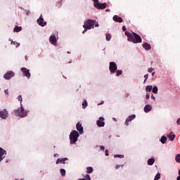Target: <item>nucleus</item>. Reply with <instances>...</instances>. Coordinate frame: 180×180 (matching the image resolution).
<instances>
[{
    "mask_svg": "<svg viewBox=\"0 0 180 180\" xmlns=\"http://www.w3.org/2000/svg\"><path fill=\"white\" fill-rule=\"evenodd\" d=\"M176 124H180V118H179L176 121Z\"/></svg>",
    "mask_w": 180,
    "mask_h": 180,
    "instance_id": "47",
    "label": "nucleus"
},
{
    "mask_svg": "<svg viewBox=\"0 0 180 180\" xmlns=\"http://www.w3.org/2000/svg\"><path fill=\"white\" fill-rule=\"evenodd\" d=\"M86 172L87 174H92L94 172V168L89 167L86 168Z\"/></svg>",
    "mask_w": 180,
    "mask_h": 180,
    "instance_id": "24",
    "label": "nucleus"
},
{
    "mask_svg": "<svg viewBox=\"0 0 180 180\" xmlns=\"http://www.w3.org/2000/svg\"><path fill=\"white\" fill-rule=\"evenodd\" d=\"M109 70L110 72H115L117 70V65L115 62H110Z\"/></svg>",
    "mask_w": 180,
    "mask_h": 180,
    "instance_id": "7",
    "label": "nucleus"
},
{
    "mask_svg": "<svg viewBox=\"0 0 180 180\" xmlns=\"http://www.w3.org/2000/svg\"><path fill=\"white\" fill-rule=\"evenodd\" d=\"M176 162L180 164V153L177 154L175 157Z\"/></svg>",
    "mask_w": 180,
    "mask_h": 180,
    "instance_id": "26",
    "label": "nucleus"
},
{
    "mask_svg": "<svg viewBox=\"0 0 180 180\" xmlns=\"http://www.w3.org/2000/svg\"><path fill=\"white\" fill-rule=\"evenodd\" d=\"M122 31H123V32H126V26L124 25V26L122 27Z\"/></svg>",
    "mask_w": 180,
    "mask_h": 180,
    "instance_id": "43",
    "label": "nucleus"
},
{
    "mask_svg": "<svg viewBox=\"0 0 180 180\" xmlns=\"http://www.w3.org/2000/svg\"><path fill=\"white\" fill-rule=\"evenodd\" d=\"M4 94H6V95H8V94H9L8 90V89L4 90Z\"/></svg>",
    "mask_w": 180,
    "mask_h": 180,
    "instance_id": "41",
    "label": "nucleus"
},
{
    "mask_svg": "<svg viewBox=\"0 0 180 180\" xmlns=\"http://www.w3.org/2000/svg\"><path fill=\"white\" fill-rule=\"evenodd\" d=\"M115 158H124V155H115Z\"/></svg>",
    "mask_w": 180,
    "mask_h": 180,
    "instance_id": "32",
    "label": "nucleus"
},
{
    "mask_svg": "<svg viewBox=\"0 0 180 180\" xmlns=\"http://www.w3.org/2000/svg\"><path fill=\"white\" fill-rule=\"evenodd\" d=\"M152 109V107H151V105H146L145 107H144V112L145 113H148V112H150V110H151Z\"/></svg>",
    "mask_w": 180,
    "mask_h": 180,
    "instance_id": "19",
    "label": "nucleus"
},
{
    "mask_svg": "<svg viewBox=\"0 0 180 180\" xmlns=\"http://www.w3.org/2000/svg\"><path fill=\"white\" fill-rule=\"evenodd\" d=\"M129 94L128 93H126V94H125V96H124L125 98H129Z\"/></svg>",
    "mask_w": 180,
    "mask_h": 180,
    "instance_id": "51",
    "label": "nucleus"
},
{
    "mask_svg": "<svg viewBox=\"0 0 180 180\" xmlns=\"http://www.w3.org/2000/svg\"><path fill=\"white\" fill-rule=\"evenodd\" d=\"M21 30H22V27L15 26L14 28V32H15L16 33H19V32H21Z\"/></svg>",
    "mask_w": 180,
    "mask_h": 180,
    "instance_id": "22",
    "label": "nucleus"
},
{
    "mask_svg": "<svg viewBox=\"0 0 180 180\" xmlns=\"http://www.w3.org/2000/svg\"><path fill=\"white\" fill-rule=\"evenodd\" d=\"M0 117L1 119H6V117H8V110H6V109L0 111Z\"/></svg>",
    "mask_w": 180,
    "mask_h": 180,
    "instance_id": "12",
    "label": "nucleus"
},
{
    "mask_svg": "<svg viewBox=\"0 0 180 180\" xmlns=\"http://www.w3.org/2000/svg\"><path fill=\"white\" fill-rule=\"evenodd\" d=\"M11 44H14V46H15V44H16L17 46H20V44H18L16 41H12V42H11Z\"/></svg>",
    "mask_w": 180,
    "mask_h": 180,
    "instance_id": "37",
    "label": "nucleus"
},
{
    "mask_svg": "<svg viewBox=\"0 0 180 180\" xmlns=\"http://www.w3.org/2000/svg\"><path fill=\"white\" fill-rule=\"evenodd\" d=\"M84 178H86V179L87 180H91V176H89V174H86L84 176Z\"/></svg>",
    "mask_w": 180,
    "mask_h": 180,
    "instance_id": "35",
    "label": "nucleus"
},
{
    "mask_svg": "<svg viewBox=\"0 0 180 180\" xmlns=\"http://www.w3.org/2000/svg\"><path fill=\"white\" fill-rule=\"evenodd\" d=\"M6 155V150H4L2 148H0V162L4 159Z\"/></svg>",
    "mask_w": 180,
    "mask_h": 180,
    "instance_id": "14",
    "label": "nucleus"
},
{
    "mask_svg": "<svg viewBox=\"0 0 180 180\" xmlns=\"http://www.w3.org/2000/svg\"><path fill=\"white\" fill-rule=\"evenodd\" d=\"M50 43L53 44V46H56V44L57 43V38L54 35H51L49 39Z\"/></svg>",
    "mask_w": 180,
    "mask_h": 180,
    "instance_id": "15",
    "label": "nucleus"
},
{
    "mask_svg": "<svg viewBox=\"0 0 180 180\" xmlns=\"http://www.w3.org/2000/svg\"><path fill=\"white\" fill-rule=\"evenodd\" d=\"M67 160H68V158H62V159L58 158L56 160V164H65V161H67Z\"/></svg>",
    "mask_w": 180,
    "mask_h": 180,
    "instance_id": "18",
    "label": "nucleus"
},
{
    "mask_svg": "<svg viewBox=\"0 0 180 180\" xmlns=\"http://www.w3.org/2000/svg\"><path fill=\"white\" fill-rule=\"evenodd\" d=\"M100 149L103 151V150H105V147L104 146H100Z\"/></svg>",
    "mask_w": 180,
    "mask_h": 180,
    "instance_id": "49",
    "label": "nucleus"
},
{
    "mask_svg": "<svg viewBox=\"0 0 180 180\" xmlns=\"http://www.w3.org/2000/svg\"><path fill=\"white\" fill-rule=\"evenodd\" d=\"M125 35H127V37H128V41H131L132 43H141V41H143V39H141V37L134 32L131 34L127 31L125 32Z\"/></svg>",
    "mask_w": 180,
    "mask_h": 180,
    "instance_id": "2",
    "label": "nucleus"
},
{
    "mask_svg": "<svg viewBox=\"0 0 180 180\" xmlns=\"http://www.w3.org/2000/svg\"><path fill=\"white\" fill-rule=\"evenodd\" d=\"M96 124L98 127H103L105 126V118L100 117L99 120L96 121Z\"/></svg>",
    "mask_w": 180,
    "mask_h": 180,
    "instance_id": "9",
    "label": "nucleus"
},
{
    "mask_svg": "<svg viewBox=\"0 0 180 180\" xmlns=\"http://www.w3.org/2000/svg\"><path fill=\"white\" fill-rule=\"evenodd\" d=\"M146 90L148 92H151V91H153V86L151 85L147 86L146 88Z\"/></svg>",
    "mask_w": 180,
    "mask_h": 180,
    "instance_id": "25",
    "label": "nucleus"
},
{
    "mask_svg": "<svg viewBox=\"0 0 180 180\" xmlns=\"http://www.w3.org/2000/svg\"><path fill=\"white\" fill-rule=\"evenodd\" d=\"M136 119V115H132L128 117L125 121L126 126H129V122H131V120H134Z\"/></svg>",
    "mask_w": 180,
    "mask_h": 180,
    "instance_id": "13",
    "label": "nucleus"
},
{
    "mask_svg": "<svg viewBox=\"0 0 180 180\" xmlns=\"http://www.w3.org/2000/svg\"><path fill=\"white\" fill-rule=\"evenodd\" d=\"M143 47L145 49V50H151V46H143Z\"/></svg>",
    "mask_w": 180,
    "mask_h": 180,
    "instance_id": "34",
    "label": "nucleus"
},
{
    "mask_svg": "<svg viewBox=\"0 0 180 180\" xmlns=\"http://www.w3.org/2000/svg\"><path fill=\"white\" fill-rule=\"evenodd\" d=\"M173 131H171L169 134H167V137L169 139L170 141H174L175 140V134H173Z\"/></svg>",
    "mask_w": 180,
    "mask_h": 180,
    "instance_id": "16",
    "label": "nucleus"
},
{
    "mask_svg": "<svg viewBox=\"0 0 180 180\" xmlns=\"http://www.w3.org/2000/svg\"><path fill=\"white\" fill-rule=\"evenodd\" d=\"M167 136H165V135L162 136L160 139V141L162 143V144H165V143H167Z\"/></svg>",
    "mask_w": 180,
    "mask_h": 180,
    "instance_id": "20",
    "label": "nucleus"
},
{
    "mask_svg": "<svg viewBox=\"0 0 180 180\" xmlns=\"http://www.w3.org/2000/svg\"><path fill=\"white\" fill-rule=\"evenodd\" d=\"M13 77H15V73L13 71H8L4 75V78L5 79H11Z\"/></svg>",
    "mask_w": 180,
    "mask_h": 180,
    "instance_id": "10",
    "label": "nucleus"
},
{
    "mask_svg": "<svg viewBox=\"0 0 180 180\" xmlns=\"http://www.w3.org/2000/svg\"><path fill=\"white\" fill-rule=\"evenodd\" d=\"M62 5H63V0L58 1V3L56 4V6H58V8H61Z\"/></svg>",
    "mask_w": 180,
    "mask_h": 180,
    "instance_id": "28",
    "label": "nucleus"
},
{
    "mask_svg": "<svg viewBox=\"0 0 180 180\" xmlns=\"http://www.w3.org/2000/svg\"><path fill=\"white\" fill-rule=\"evenodd\" d=\"M113 120H115L116 122V118H113Z\"/></svg>",
    "mask_w": 180,
    "mask_h": 180,
    "instance_id": "56",
    "label": "nucleus"
},
{
    "mask_svg": "<svg viewBox=\"0 0 180 180\" xmlns=\"http://www.w3.org/2000/svg\"><path fill=\"white\" fill-rule=\"evenodd\" d=\"M155 74V72H153L152 73V77H154Z\"/></svg>",
    "mask_w": 180,
    "mask_h": 180,
    "instance_id": "52",
    "label": "nucleus"
},
{
    "mask_svg": "<svg viewBox=\"0 0 180 180\" xmlns=\"http://www.w3.org/2000/svg\"><path fill=\"white\" fill-rule=\"evenodd\" d=\"M146 99H150V94H147L146 96Z\"/></svg>",
    "mask_w": 180,
    "mask_h": 180,
    "instance_id": "40",
    "label": "nucleus"
},
{
    "mask_svg": "<svg viewBox=\"0 0 180 180\" xmlns=\"http://www.w3.org/2000/svg\"><path fill=\"white\" fill-rule=\"evenodd\" d=\"M122 74H123V71H122L120 70H117V72H116L117 77H119V75H122Z\"/></svg>",
    "mask_w": 180,
    "mask_h": 180,
    "instance_id": "30",
    "label": "nucleus"
},
{
    "mask_svg": "<svg viewBox=\"0 0 180 180\" xmlns=\"http://www.w3.org/2000/svg\"><path fill=\"white\" fill-rule=\"evenodd\" d=\"M176 180H180V176H177Z\"/></svg>",
    "mask_w": 180,
    "mask_h": 180,
    "instance_id": "53",
    "label": "nucleus"
},
{
    "mask_svg": "<svg viewBox=\"0 0 180 180\" xmlns=\"http://www.w3.org/2000/svg\"><path fill=\"white\" fill-rule=\"evenodd\" d=\"M148 72H153L154 71V69L153 68H150L148 70Z\"/></svg>",
    "mask_w": 180,
    "mask_h": 180,
    "instance_id": "39",
    "label": "nucleus"
},
{
    "mask_svg": "<svg viewBox=\"0 0 180 180\" xmlns=\"http://www.w3.org/2000/svg\"><path fill=\"white\" fill-rule=\"evenodd\" d=\"M93 1H94V4H98L99 1V0H93Z\"/></svg>",
    "mask_w": 180,
    "mask_h": 180,
    "instance_id": "50",
    "label": "nucleus"
},
{
    "mask_svg": "<svg viewBox=\"0 0 180 180\" xmlns=\"http://www.w3.org/2000/svg\"><path fill=\"white\" fill-rule=\"evenodd\" d=\"M144 78H145L144 82H146L148 78V74L145 75Z\"/></svg>",
    "mask_w": 180,
    "mask_h": 180,
    "instance_id": "36",
    "label": "nucleus"
},
{
    "mask_svg": "<svg viewBox=\"0 0 180 180\" xmlns=\"http://www.w3.org/2000/svg\"><path fill=\"white\" fill-rule=\"evenodd\" d=\"M76 129L79 131V134H84V127H82V124H81V122H77L76 124Z\"/></svg>",
    "mask_w": 180,
    "mask_h": 180,
    "instance_id": "11",
    "label": "nucleus"
},
{
    "mask_svg": "<svg viewBox=\"0 0 180 180\" xmlns=\"http://www.w3.org/2000/svg\"><path fill=\"white\" fill-rule=\"evenodd\" d=\"M88 106V101H86V99H84L82 102V108L83 109H85Z\"/></svg>",
    "mask_w": 180,
    "mask_h": 180,
    "instance_id": "23",
    "label": "nucleus"
},
{
    "mask_svg": "<svg viewBox=\"0 0 180 180\" xmlns=\"http://www.w3.org/2000/svg\"><path fill=\"white\" fill-rule=\"evenodd\" d=\"M94 7L96 9H106L107 4L106 3H94Z\"/></svg>",
    "mask_w": 180,
    "mask_h": 180,
    "instance_id": "5",
    "label": "nucleus"
},
{
    "mask_svg": "<svg viewBox=\"0 0 180 180\" xmlns=\"http://www.w3.org/2000/svg\"><path fill=\"white\" fill-rule=\"evenodd\" d=\"M21 71L22 72V75H24L25 77H27V78H30L31 74H30V72L29 71V69L26 68H22Z\"/></svg>",
    "mask_w": 180,
    "mask_h": 180,
    "instance_id": "8",
    "label": "nucleus"
},
{
    "mask_svg": "<svg viewBox=\"0 0 180 180\" xmlns=\"http://www.w3.org/2000/svg\"><path fill=\"white\" fill-rule=\"evenodd\" d=\"M109 151L108 150H105V155L108 156L109 155Z\"/></svg>",
    "mask_w": 180,
    "mask_h": 180,
    "instance_id": "48",
    "label": "nucleus"
},
{
    "mask_svg": "<svg viewBox=\"0 0 180 180\" xmlns=\"http://www.w3.org/2000/svg\"><path fill=\"white\" fill-rule=\"evenodd\" d=\"M179 175L180 176V169H179Z\"/></svg>",
    "mask_w": 180,
    "mask_h": 180,
    "instance_id": "55",
    "label": "nucleus"
},
{
    "mask_svg": "<svg viewBox=\"0 0 180 180\" xmlns=\"http://www.w3.org/2000/svg\"><path fill=\"white\" fill-rule=\"evenodd\" d=\"M160 178H161V174L158 173V174L155 175L154 180H159Z\"/></svg>",
    "mask_w": 180,
    "mask_h": 180,
    "instance_id": "29",
    "label": "nucleus"
},
{
    "mask_svg": "<svg viewBox=\"0 0 180 180\" xmlns=\"http://www.w3.org/2000/svg\"><path fill=\"white\" fill-rule=\"evenodd\" d=\"M142 46H150V44L146 42V43H143L142 44Z\"/></svg>",
    "mask_w": 180,
    "mask_h": 180,
    "instance_id": "42",
    "label": "nucleus"
},
{
    "mask_svg": "<svg viewBox=\"0 0 180 180\" xmlns=\"http://www.w3.org/2000/svg\"><path fill=\"white\" fill-rule=\"evenodd\" d=\"M78 137H79V134L76 130H73L70 134V144H75L78 141Z\"/></svg>",
    "mask_w": 180,
    "mask_h": 180,
    "instance_id": "4",
    "label": "nucleus"
},
{
    "mask_svg": "<svg viewBox=\"0 0 180 180\" xmlns=\"http://www.w3.org/2000/svg\"><path fill=\"white\" fill-rule=\"evenodd\" d=\"M151 99H153V101H155V97L153 94L151 95Z\"/></svg>",
    "mask_w": 180,
    "mask_h": 180,
    "instance_id": "45",
    "label": "nucleus"
},
{
    "mask_svg": "<svg viewBox=\"0 0 180 180\" xmlns=\"http://www.w3.org/2000/svg\"><path fill=\"white\" fill-rule=\"evenodd\" d=\"M154 162H155V159H154V158L148 159V165H153L154 164Z\"/></svg>",
    "mask_w": 180,
    "mask_h": 180,
    "instance_id": "21",
    "label": "nucleus"
},
{
    "mask_svg": "<svg viewBox=\"0 0 180 180\" xmlns=\"http://www.w3.org/2000/svg\"><path fill=\"white\" fill-rule=\"evenodd\" d=\"M152 92H153V94H157L158 92V87H157V86H155L152 90Z\"/></svg>",
    "mask_w": 180,
    "mask_h": 180,
    "instance_id": "27",
    "label": "nucleus"
},
{
    "mask_svg": "<svg viewBox=\"0 0 180 180\" xmlns=\"http://www.w3.org/2000/svg\"><path fill=\"white\" fill-rule=\"evenodd\" d=\"M18 101L22 103V98L21 95L18 96Z\"/></svg>",
    "mask_w": 180,
    "mask_h": 180,
    "instance_id": "38",
    "label": "nucleus"
},
{
    "mask_svg": "<svg viewBox=\"0 0 180 180\" xmlns=\"http://www.w3.org/2000/svg\"><path fill=\"white\" fill-rule=\"evenodd\" d=\"M112 19L115 22H117L118 23H122V22H123V19L118 15H114Z\"/></svg>",
    "mask_w": 180,
    "mask_h": 180,
    "instance_id": "17",
    "label": "nucleus"
},
{
    "mask_svg": "<svg viewBox=\"0 0 180 180\" xmlns=\"http://www.w3.org/2000/svg\"><path fill=\"white\" fill-rule=\"evenodd\" d=\"M112 39V35L110 34H106V40L109 41Z\"/></svg>",
    "mask_w": 180,
    "mask_h": 180,
    "instance_id": "31",
    "label": "nucleus"
},
{
    "mask_svg": "<svg viewBox=\"0 0 180 180\" xmlns=\"http://www.w3.org/2000/svg\"><path fill=\"white\" fill-rule=\"evenodd\" d=\"M37 23L39 25V26H41L42 27H44L46 25H47V22L44 21V19L43 18V15H41L39 18L37 20Z\"/></svg>",
    "mask_w": 180,
    "mask_h": 180,
    "instance_id": "6",
    "label": "nucleus"
},
{
    "mask_svg": "<svg viewBox=\"0 0 180 180\" xmlns=\"http://www.w3.org/2000/svg\"><path fill=\"white\" fill-rule=\"evenodd\" d=\"M83 27L84 30L82 33H85L87 30H91V29H94V27H99V23L95 20L89 19L84 22Z\"/></svg>",
    "mask_w": 180,
    "mask_h": 180,
    "instance_id": "1",
    "label": "nucleus"
},
{
    "mask_svg": "<svg viewBox=\"0 0 180 180\" xmlns=\"http://www.w3.org/2000/svg\"><path fill=\"white\" fill-rule=\"evenodd\" d=\"M115 168L116 169H119V168H120V165H117Z\"/></svg>",
    "mask_w": 180,
    "mask_h": 180,
    "instance_id": "44",
    "label": "nucleus"
},
{
    "mask_svg": "<svg viewBox=\"0 0 180 180\" xmlns=\"http://www.w3.org/2000/svg\"><path fill=\"white\" fill-rule=\"evenodd\" d=\"M60 172L62 176H64L65 175V169H60Z\"/></svg>",
    "mask_w": 180,
    "mask_h": 180,
    "instance_id": "33",
    "label": "nucleus"
},
{
    "mask_svg": "<svg viewBox=\"0 0 180 180\" xmlns=\"http://www.w3.org/2000/svg\"><path fill=\"white\" fill-rule=\"evenodd\" d=\"M25 59L27 60V56H25Z\"/></svg>",
    "mask_w": 180,
    "mask_h": 180,
    "instance_id": "57",
    "label": "nucleus"
},
{
    "mask_svg": "<svg viewBox=\"0 0 180 180\" xmlns=\"http://www.w3.org/2000/svg\"><path fill=\"white\" fill-rule=\"evenodd\" d=\"M20 106L21 107L20 108L14 110L15 115L18 117H26V116H27V112L25 110V108H23V105H22V104H20Z\"/></svg>",
    "mask_w": 180,
    "mask_h": 180,
    "instance_id": "3",
    "label": "nucleus"
},
{
    "mask_svg": "<svg viewBox=\"0 0 180 180\" xmlns=\"http://www.w3.org/2000/svg\"><path fill=\"white\" fill-rule=\"evenodd\" d=\"M105 103V101H101V102L100 103H98V105H103Z\"/></svg>",
    "mask_w": 180,
    "mask_h": 180,
    "instance_id": "46",
    "label": "nucleus"
},
{
    "mask_svg": "<svg viewBox=\"0 0 180 180\" xmlns=\"http://www.w3.org/2000/svg\"><path fill=\"white\" fill-rule=\"evenodd\" d=\"M54 157H58V154H55Z\"/></svg>",
    "mask_w": 180,
    "mask_h": 180,
    "instance_id": "54",
    "label": "nucleus"
}]
</instances>
